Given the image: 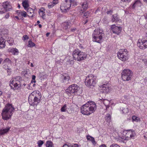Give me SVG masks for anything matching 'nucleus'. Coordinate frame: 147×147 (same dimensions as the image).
<instances>
[{"instance_id":"f257e3e1","label":"nucleus","mask_w":147,"mask_h":147,"mask_svg":"<svg viewBox=\"0 0 147 147\" xmlns=\"http://www.w3.org/2000/svg\"><path fill=\"white\" fill-rule=\"evenodd\" d=\"M96 109V105L94 102L88 101L81 107V113L84 115H89L94 112Z\"/></svg>"},{"instance_id":"f03ea898","label":"nucleus","mask_w":147,"mask_h":147,"mask_svg":"<svg viewBox=\"0 0 147 147\" xmlns=\"http://www.w3.org/2000/svg\"><path fill=\"white\" fill-rule=\"evenodd\" d=\"M14 110V108L11 104H7L2 111V119L6 120L11 118Z\"/></svg>"},{"instance_id":"7ed1b4c3","label":"nucleus","mask_w":147,"mask_h":147,"mask_svg":"<svg viewBox=\"0 0 147 147\" xmlns=\"http://www.w3.org/2000/svg\"><path fill=\"white\" fill-rule=\"evenodd\" d=\"M92 36L93 41L100 43L103 41L105 34L102 29L97 28L93 32Z\"/></svg>"},{"instance_id":"20e7f679","label":"nucleus","mask_w":147,"mask_h":147,"mask_svg":"<svg viewBox=\"0 0 147 147\" xmlns=\"http://www.w3.org/2000/svg\"><path fill=\"white\" fill-rule=\"evenodd\" d=\"M65 92L69 96L74 94L80 95L82 93V91L79 86L75 84H73L69 86L66 90Z\"/></svg>"},{"instance_id":"39448f33","label":"nucleus","mask_w":147,"mask_h":147,"mask_svg":"<svg viewBox=\"0 0 147 147\" xmlns=\"http://www.w3.org/2000/svg\"><path fill=\"white\" fill-rule=\"evenodd\" d=\"M72 55L74 60L80 61L85 60L87 57V55L85 53L81 51L78 49L74 51Z\"/></svg>"},{"instance_id":"423d86ee","label":"nucleus","mask_w":147,"mask_h":147,"mask_svg":"<svg viewBox=\"0 0 147 147\" xmlns=\"http://www.w3.org/2000/svg\"><path fill=\"white\" fill-rule=\"evenodd\" d=\"M22 80V78L17 76L13 78L10 81L9 85L11 88L14 90H18L21 86L20 81Z\"/></svg>"},{"instance_id":"0eeeda50","label":"nucleus","mask_w":147,"mask_h":147,"mask_svg":"<svg viewBox=\"0 0 147 147\" xmlns=\"http://www.w3.org/2000/svg\"><path fill=\"white\" fill-rule=\"evenodd\" d=\"M96 76L92 74H89L86 77L85 83L86 86L88 87L94 86L96 83Z\"/></svg>"},{"instance_id":"6e6552de","label":"nucleus","mask_w":147,"mask_h":147,"mask_svg":"<svg viewBox=\"0 0 147 147\" xmlns=\"http://www.w3.org/2000/svg\"><path fill=\"white\" fill-rule=\"evenodd\" d=\"M74 1L71 0H66L65 2L62 3L60 6V9L62 12H66L68 11L72 5L73 6Z\"/></svg>"},{"instance_id":"1a4fd4ad","label":"nucleus","mask_w":147,"mask_h":147,"mask_svg":"<svg viewBox=\"0 0 147 147\" xmlns=\"http://www.w3.org/2000/svg\"><path fill=\"white\" fill-rule=\"evenodd\" d=\"M128 52L126 49H121L117 53L118 58L122 61H124L128 59Z\"/></svg>"},{"instance_id":"9d476101","label":"nucleus","mask_w":147,"mask_h":147,"mask_svg":"<svg viewBox=\"0 0 147 147\" xmlns=\"http://www.w3.org/2000/svg\"><path fill=\"white\" fill-rule=\"evenodd\" d=\"M121 74V78L123 81H129L131 79L133 73L131 70L128 69H125L123 71Z\"/></svg>"},{"instance_id":"9b49d317","label":"nucleus","mask_w":147,"mask_h":147,"mask_svg":"<svg viewBox=\"0 0 147 147\" xmlns=\"http://www.w3.org/2000/svg\"><path fill=\"white\" fill-rule=\"evenodd\" d=\"M32 96L33 97V95L30 96L28 97V102L30 104L33 106L37 105L40 101L41 96V94L39 93L37 94L34 97L33 101L32 99Z\"/></svg>"},{"instance_id":"f8f14e48","label":"nucleus","mask_w":147,"mask_h":147,"mask_svg":"<svg viewBox=\"0 0 147 147\" xmlns=\"http://www.w3.org/2000/svg\"><path fill=\"white\" fill-rule=\"evenodd\" d=\"M138 46L142 49L147 48V40H139L137 42Z\"/></svg>"},{"instance_id":"ddd939ff","label":"nucleus","mask_w":147,"mask_h":147,"mask_svg":"<svg viewBox=\"0 0 147 147\" xmlns=\"http://www.w3.org/2000/svg\"><path fill=\"white\" fill-rule=\"evenodd\" d=\"M125 136L126 138H128V139H134L135 136V133L134 131L131 129L128 130L127 131Z\"/></svg>"},{"instance_id":"4468645a","label":"nucleus","mask_w":147,"mask_h":147,"mask_svg":"<svg viewBox=\"0 0 147 147\" xmlns=\"http://www.w3.org/2000/svg\"><path fill=\"white\" fill-rule=\"evenodd\" d=\"M100 91L102 93H107L108 92L110 89L109 84H104L101 85Z\"/></svg>"},{"instance_id":"2eb2a0df","label":"nucleus","mask_w":147,"mask_h":147,"mask_svg":"<svg viewBox=\"0 0 147 147\" xmlns=\"http://www.w3.org/2000/svg\"><path fill=\"white\" fill-rule=\"evenodd\" d=\"M111 28L113 32L118 35L120 33L122 29L121 27L117 26L114 24L111 25Z\"/></svg>"},{"instance_id":"dca6fc26","label":"nucleus","mask_w":147,"mask_h":147,"mask_svg":"<svg viewBox=\"0 0 147 147\" xmlns=\"http://www.w3.org/2000/svg\"><path fill=\"white\" fill-rule=\"evenodd\" d=\"M70 77L69 76H64L63 75L61 77V82L65 85H67L69 84L70 81Z\"/></svg>"},{"instance_id":"f3484780","label":"nucleus","mask_w":147,"mask_h":147,"mask_svg":"<svg viewBox=\"0 0 147 147\" xmlns=\"http://www.w3.org/2000/svg\"><path fill=\"white\" fill-rule=\"evenodd\" d=\"M2 6L6 11H9L12 8V6L10 3L7 1L3 3Z\"/></svg>"},{"instance_id":"a211bd4d","label":"nucleus","mask_w":147,"mask_h":147,"mask_svg":"<svg viewBox=\"0 0 147 147\" xmlns=\"http://www.w3.org/2000/svg\"><path fill=\"white\" fill-rule=\"evenodd\" d=\"M103 103L106 107V110L107 111H110V112L112 110V107L111 106H109L108 105L109 104V100L106 99H104L102 101Z\"/></svg>"},{"instance_id":"6ab92c4d","label":"nucleus","mask_w":147,"mask_h":147,"mask_svg":"<svg viewBox=\"0 0 147 147\" xmlns=\"http://www.w3.org/2000/svg\"><path fill=\"white\" fill-rule=\"evenodd\" d=\"M5 38L0 35V49L5 47Z\"/></svg>"},{"instance_id":"aec40b11","label":"nucleus","mask_w":147,"mask_h":147,"mask_svg":"<svg viewBox=\"0 0 147 147\" xmlns=\"http://www.w3.org/2000/svg\"><path fill=\"white\" fill-rule=\"evenodd\" d=\"M27 11V16H28V17H33V12L34 10L31 8H28L26 10Z\"/></svg>"},{"instance_id":"412c9836","label":"nucleus","mask_w":147,"mask_h":147,"mask_svg":"<svg viewBox=\"0 0 147 147\" xmlns=\"http://www.w3.org/2000/svg\"><path fill=\"white\" fill-rule=\"evenodd\" d=\"M58 3V0H53V2L50 3L48 4V7L50 9L53 7L55 5Z\"/></svg>"},{"instance_id":"4be33fe9","label":"nucleus","mask_w":147,"mask_h":147,"mask_svg":"<svg viewBox=\"0 0 147 147\" xmlns=\"http://www.w3.org/2000/svg\"><path fill=\"white\" fill-rule=\"evenodd\" d=\"M17 13H18V15L19 16H22L25 17L27 16V13L26 12L24 11H18L17 12Z\"/></svg>"},{"instance_id":"5701e85b","label":"nucleus","mask_w":147,"mask_h":147,"mask_svg":"<svg viewBox=\"0 0 147 147\" xmlns=\"http://www.w3.org/2000/svg\"><path fill=\"white\" fill-rule=\"evenodd\" d=\"M10 129L9 127H7L5 129H2L0 130V135H3L7 133Z\"/></svg>"},{"instance_id":"b1692460","label":"nucleus","mask_w":147,"mask_h":147,"mask_svg":"<svg viewBox=\"0 0 147 147\" xmlns=\"http://www.w3.org/2000/svg\"><path fill=\"white\" fill-rule=\"evenodd\" d=\"M86 138L88 140L91 141L94 145L96 144V142L94 138L89 135H88L86 136Z\"/></svg>"},{"instance_id":"393cba45","label":"nucleus","mask_w":147,"mask_h":147,"mask_svg":"<svg viewBox=\"0 0 147 147\" xmlns=\"http://www.w3.org/2000/svg\"><path fill=\"white\" fill-rule=\"evenodd\" d=\"M9 51L14 55H18L19 52L18 49L16 48H12L9 49Z\"/></svg>"},{"instance_id":"a878e982","label":"nucleus","mask_w":147,"mask_h":147,"mask_svg":"<svg viewBox=\"0 0 147 147\" xmlns=\"http://www.w3.org/2000/svg\"><path fill=\"white\" fill-rule=\"evenodd\" d=\"M22 5L24 9L26 10L29 7V4L28 3V0H25V1H23Z\"/></svg>"},{"instance_id":"bb28decb","label":"nucleus","mask_w":147,"mask_h":147,"mask_svg":"<svg viewBox=\"0 0 147 147\" xmlns=\"http://www.w3.org/2000/svg\"><path fill=\"white\" fill-rule=\"evenodd\" d=\"M64 30H67L69 26V23L68 22H66L63 23L62 25Z\"/></svg>"},{"instance_id":"cd10ccee","label":"nucleus","mask_w":147,"mask_h":147,"mask_svg":"<svg viewBox=\"0 0 147 147\" xmlns=\"http://www.w3.org/2000/svg\"><path fill=\"white\" fill-rule=\"evenodd\" d=\"M105 119L107 122H108L109 124L111 122V117L110 114H108L105 117Z\"/></svg>"},{"instance_id":"c85d7f7f","label":"nucleus","mask_w":147,"mask_h":147,"mask_svg":"<svg viewBox=\"0 0 147 147\" xmlns=\"http://www.w3.org/2000/svg\"><path fill=\"white\" fill-rule=\"evenodd\" d=\"M112 21L113 22H116L119 21V18L117 17L116 14H114L112 16Z\"/></svg>"},{"instance_id":"c756f323","label":"nucleus","mask_w":147,"mask_h":147,"mask_svg":"<svg viewBox=\"0 0 147 147\" xmlns=\"http://www.w3.org/2000/svg\"><path fill=\"white\" fill-rule=\"evenodd\" d=\"M82 6L84 10H86L88 7V5L87 1L84 2L82 4Z\"/></svg>"},{"instance_id":"7c9ffc66","label":"nucleus","mask_w":147,"mask_h":147,"mask_svg":"<svg viewBox=\"0 0 147 147\" xmlns=\"http://www.w3.org/2000/svg\"><path fill=\"white\" fill-rule=\"evenodd\" d=\"M63 147H80L78 144H74L72 145H68L65 144H64Z\"/></svg>"},{"instance_id":"2f4dec72","label":"nucleus","mask_w":147,"mask_h":147,"mask_svg":"<svg viewBox=\"0 0 147 147\" xmlns=\"http://www.w3.org/2000/svg\"><path fill=\"white\" fill-rule=\"evenodd\" d=\"M53 144L51 141H48L46 142V147H52Z\"/></svg>"},{"instance_id":"473e14b6","label":"nucleus","mask_w":147,"mask_h":147,"mask_svg":"<svg viewBox=\"0 0 147 147\" xmlns=\"http://www.w3.org/2000/svg\"><path fill=\"white\" fill-rule=\"evenodd\" d=\"M132 119L133 121H135L136 122H138L140 121V118L135 115H134L132 116Z\"/></svg>"},{"instance_id":"72a5a7b5","label":"nucleus","mask_w":147,"mask_h":147,"mask_svg":"<svg viewBox=\"0 0 147 147\" xmlns=\"http://www.w3.org/2000/svg\"><path fill=\"white\" fill-rule=\"evenodd\" d=\"M38 13L40 16L42 18H43L44 16L45 15V12L42 9H40L39 10Z\"/></svg>"},{"instance_id":"f704fd0d","label":"nucleus","mask_w":147,"mask_h":147,"mask_svg":"<svg viewBox=\"0 0 147 147\" xmlns=\"http://www.w3.org/2000/svg\"><path fill=\"white\" fill-rule=\"evenodd\" d=\"M3 63H4L7 64H8L9 63L11 64V61L9 58H7L4 60Z\"/></svg>"},{"instance_id":"c9c22d12","label":"nucleus","mask_w":147,"mask_h":147,"mask_svg":"<svg viewBox=\"0 0 147 147\" xmlns=\"http://www.w3.org/2000/svg\"><path fill=\"white\" fill-rule=\"evenodd\" d=\"M35 46V44L32 42L31 40H29L28 41V46L30 47H33Z\"/></svg>"},{"instance_id":"e433bc0d","label":"nucleus","mask_w":147,"mask_h":147,"mask_svg":"<svg viewBox=\"0 0 147 147\" xmlns=\"http://www.w3.org/2000/svg\"><path fill=\"white\" fill-rule=\"evenodd\" d=\"M141 3V2L139 0H137L133 4L132 6V8H134L135 7V5H138L139 4Z\"/></svg>"},{"instance_id":"4c0bfd02","label":"nucleus","mask_w":147,"mask_h":147,"mask_svg":"<svg viewBox=\"0 0 147 147\" xmlns=\"http://www.w3.org/2000/svg\"><path fill=\"white\" fill-rule=\"evenodd\" d=\"M67 109L66 105H64L61 109V111L62 112H65Z\"/></svg>"},{"instance_id":"58836bf2","label":"nucleus","mask_w":147,"mask_h":147,"mask_svg":"<svg viewBox=\"0 0 147 147\" xmlns=\"http://www.w3.org/2000/svg\"><path fill=\"white\" fill-rule=\"evenodd\" d=\"M44 142L43 141L40 140L38 141L37 144L39 147H41L42 145L43 144Z\"/></svg>"},{"instance_id":"ea45409f","label":"nucleus","mask_w":147,"mask_h":147,"mask_svg":"<svg viewBox=\"0 0 147 147\" xmlns=\"http://www.w3.org/2000/svg\"><path fill=\"white\" fill-rule=\"evenodd\" d=\"M3 65V68L6 70L9 69V67L8 66L7 64L4 63Z\"/></svg>"},{"instance_id":"a19ab883","label":"nucleus","mask_w":147,"mask_h":147,"mask_svg":"<svg viewBox=\"0 0 147 147\" xmlns=\"http://www.w3.org/2000/svg\"><path fill=\"white\" fill-rule=\"evenodd\" d=\"M122 111L125 114L127 113L128 112V109L127 108H125L123 109Z\"/></svg>"},{"instance_id":"79ce46f5","label":"nucleus","mask_w":147,"mask_h":147,"mask_svg":"<svg viewBox=\"0 0 147 147\" xmlns=\"http://www.w3.org/2000/svg\"><path fill=\"white\" fill-rule=\"evenodd\" d=\"M28 36L26 35H24L22 37V40L24 41L26 40H28Z\"/></svg>"},{"instance_id":"37998d69","label":"nucleus","mask_w":147,"mask_h":147,"mask_svg":"<svg viewBox=\"0 0 147 147\" xmlns=\"http://www.w3.org/2000/svg\"><path fill=\"white\" fill-rule=\"evenodd\" d=\"M110 147H120L117 144H113L110 146Z\"/></svg>"},{"instance_id":"c03bdc74","label":"nucleus","mask_w":147,"mask_h":147,"mask_svg":"<svg viewBox=\"0 0 147 147\" xmlns=\"http://www.w3.org/2000/svg\"><path fill=\"white\" fill-rule=\"evenodd\" d=\"M89 13L88 12H87L84 13V16L86 17V18H87V16H89Z\"/></svg>"},{"instance_id":"a18cd8bd","label":"nucleus","mask_w":147,"mask_h":147,"mask_svg":"<svg viewBox=\"0 0 147 147\" xmlns=\"http://www.w3.org/2000/svg\"><path fill=\"white\" fill-rule=\"evenodd\" d=\"M9 17V13H8L5 15V18L6 19H8Z\"/></svg>"},{"instance_id":"49530a36","label":"nucleus","mask_w":147,"mask_h":147,"mask_svg":"<svg viewBox=\"0 0 147 147\" xmlns=\"http://www.w3.org/2000/svg\"><path fill=\"white\" fill-rule=\"evenodd\" d=\"M122 1L125 2L126 3H129L131 1V0H121Z\"/></svg>"},{"instance_id":"de8ad7c7","label":"nucleus","mask_w":147,"mask_h":147,"mask_svg":"<svg viewBox=\"0 0 147 147\" xmlns=\"http://www.w3.org/2000/svg\"><path fill=\"white\" fill-rule=\"evenodd\" d=\"M144 137L147 140V132L145 133L144 136Z\"/></svg>"},{"instance_id":"09e8293b","label":"nucleus","mask_w":147,"mask_h":147,"mask_svg":"<svg viewBox=\"0 0 147 147\" xmlns=\"http://www.w3.org/2000/svg\"><path fill=\"white\" fill-rule=\"evenodd\" d=\"M113 12V11H108L107 12V14H111Z\"/></svg>"},{"instance_id":"8fccbe9b","label":"nucleus","mask_w":147,"mask_h":147,"mask_svg":"<svg viewBox=\"0 0 147 147\" xmlns=\"http://www.w3.org/2000/svg\"><path fill=\"white\" fill-rule=\"evenodd\" d=\"M76 28H71V31L72 32H74L76 30Z\"/></svg>"},{"instance_id":"3c124183","label":"nucleus","mask_w":147,"mask_h":147,"mask_svg":"<svg viewBox=\"0 0 147 147\" xmlns=\"http://www.w3.org/2000/svg\"><path fill=\"white\" fill-rule=\"evenodd\" d=\"M7 73L9 75L10 74H11V69L9 68V69H7Z\"/></svg>"},{"instance_id":"603ef678","label":"nucleus","mask_w":147,"mask_h":147,"mask_svg":"<svg viewBox=\"0 0 147 147\" xmlns=\"http://www.w3.org/2000/svg\"><path fill=\"white\" fill-rule=\"evenodd\" d=\"M36 76L35 75H33L32 76V80H34L35 79Z\"/></svg>"},{"instance_id":"864d4df0","label":"nucleus","mask_w":147,"mask_h":147,"mask_svg":"<svg viewBox=\"0 0 147 147\" xmlns=\"http://www.w3.org/2000/svg\"><path fill=\"white\" fill-rule=\"evenodd\" d=\"M99 147H106V145L105 144H103L100 145Z\"/></svg>"},{"instance_id":"5fc2aeb1","label":"nucleus","mask_w":147,"mask_h":147,"mask_svg":"<svg viewBox=\"0 0 147 147\" xmlns=\"http://www.w3.org/2000/svg\"><path fill=\"white\" fill-rule=\"evenodd\" d=\"M145 82L147 84V77H145L144 79Z\"/></svg>"},{"instance_id":"6e6d98bb","label":"nucleus","mask_w":147,"mask_h":147,"mask_svg":"<svg viewBox=\"0 0 147 147\" xmlns=\"http://www.w3.org/2000/svg\"><path fill=\"white\" fill-rule=\"evenodd\" d=\"M3 60V59L2 58H0V64L1 63Z\"/></svg>"},{"instance_id":"4d7b16f0","label":"nucleus","mask_w":147,"mask_h":147,"mask_svg":"<svg viewBox=\"0 0 147 147\" xmlns=\"http://www.w3.org/2000/svg\"><path fill=\"white\" fill-rule=\"evenodd\" d=\"M5 12L3 11H0V14H2L4 13Z\"/></svg>"},{"instance_id":"13d9d810","label":"nucleus","mask_w":147,"mask_h":147,"mask_svg":"<svg viewBox=\"0 0 147 147\" xmlns=\"http://www.w3.org/2000/svg\"><path fill=\"white\" fill-rule=\"evenodd\" d=\"M38 26L39 28H41L42 27V25L40 24H39L38 25Z\"/></svg>"},{"instance_id":"bf43d9fd","label":"nucleus","mask_w":147,"mask_h":147,"mask_svg":"<svg viewBox=\"0 0 147 147\" xmlns=\"http://www.w3.org/2000/svg\"><path fill=\"white\" fill-rule=\"evenodd\" d=\"M50 33H47L46 34V36H48L49 34Z\"/></svg>"},{"instance_id":"052dcab7","label":"nucleus","mask_w":147,"mask_h":147,"mask_svg":"<svg viewBox=\"0 0 147 147\" xmlns=\"http://www.w3.org/2000/svg\"><path fill=\"white\" fill-rule=\"evenodd\" d=\"M15 17V18H16L17 19H18V20H19V18H18V16H16Z\"/></svg>"},{"instance_id":"680f3d73","label":"nucleus","mask_w":147,"mask_h":147,"mask_svg":"<svg viewBox=\"0 0 147 147\" xmlns=\"http://www.w3.org/2000/svg\"><path fill=\"white\" fill-rule=\"evenodd\" d=\"M33 82H34V83L36 82V81L35 80H33V81L32 80L31 81V83H33Z\"/></svg>"},{"instance_id":"e2e57ef3","label":"nucleus","mask_w":147,"mask_h":147,"mask_svg":"<svg viewBox=\"0 0 147 147\" xmlns=\"http://www.w3.org/2000/svg\"><path fill=\"white\" fill-rule=\"evenodd\" d=\"M2 92L1 91H0V96H1L2 95Z\"/></svg>"},{"instance_id":"0e129e2a","label":"nucleus","mask_w":147,"mask_h":147,"mask_svg":"<svg viewBox=\"0 0 147 147\" xmlns=\"http://www.w3.org/2000/svg\"><path fill=\"white\" fill-rule=\"evenodd\" d=\"M88 22V20H86L85 21L84 24H86Z\"/></svg>"},{"instance_id":"69168bd1","label":"nucleus","mask_w":147,"mask_h":147,"mask_svg":"<svg viewBox=\"0 0 147 147\" xmlns=\"http://www.w3.org/2000/svg\"><path fill=\"white\" fill-rule=\"evenodd\" d=\"M31 66L32 67H34V65H33V64L32 63H31Z\"/></svg>"},{"instance_id":"338daca9","label":"nucleus","mask_w":147,"mask_h":147,"mask_svg":"<svg viewBox=\"0 0 147 147\" xmlns=\"http://www.w3.org/2000/svg\"><path fill=\"white\" fill-rule=\"evenodd\" d=\"M37 24H38L40 23V22L39 20H38L37 21Z\"/></svg>"},{"instance_id":"774afa93","label":"nucleus","mask_w":147,"mask_h":147,"mask_svg":"<svg viewBox=\"0 0 147 147\" xmlns=\"http://www.w3.org/2000/svg\"><path fill=\"white\" fill-rule=\"evenodd\" d=\"M143 0L144 2H146L147 3V0Z\"/></svg>"}]
</instances>
